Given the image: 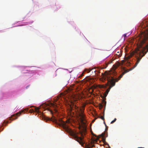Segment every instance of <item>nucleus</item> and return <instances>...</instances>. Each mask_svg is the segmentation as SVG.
<instances>
[{
  "label": "nucleus",
  "instance_id": "obj_7",
  "mask_svg": "<svg viewBox=\"0 0 148 148\" xmlns=\"http://www.w3.org/2000/svg\"><path fill=\"white\" fill-rule=\"evenodd\" d=\"M128 71H126L125 72V73H123L122 75H121L119 77V79L121 77H122L123 75L126 73Z\"/></svg>",
  "mask_w": 148,
  "mask_h": 148
},
{
  "label": "nucleus",
  "instance_id": "obj_8",
  "mask_svg": "<svg viewBox=\"0 0 148 148\" xmlns=\"http://www.w3.org/2000/svg\"><path fill=\"white\" fill-rule=\"evenodd\" d=\"M116 119L115 118L113 121H111V123L112 124V123H113L114 122H115L116 121Z\"/></svg>",
  "mask_w": 148,
  "mask_h": 148
},
{
  "label": "nucleus",
  "instance_id": "obj_4",
  "mask_svg": "<svg viewBox=\"0 0 148 148\" xmlns=\"http://www.w3.org/2000/svg\"><path fill=\"white\" fill-rule=\"evenodd\" d=\"M101 136L103 138V143H104V145L106 146H108V147L109 148L110 147L109 146L108 144L106 142V140H105V139L104 138V135L102 134Z\"/></svg>",
  "mask_w": 148,
  "mask_h": 148
},
{
  "label": "nucleus",
  "instance_id": "obj_5",
  "mask_svg": "<svg viewBox=\"0 0 148 148\" xmlns=\"http://www.w3.org/2000/svg\"><path fill=\"white\" fill-rule=\"evenodd\" d=\"M51 106L53 107L54 108V110L55 112H58V110L56 109V108L57 107V105L56 104H54L53 103H51Z\"/></svg>",
  "mask_w": 148,
  "mask_h": 148
},
{
  "label": "nucleus",
  "instance_id": "obj_9",
  "mask_svg": "<svg viewBox=\"0 0 148 148\" xmlns=\"http://www.w3.org/2000/svg\"><path fill=\"white\" fill-rule=\"evenodd\" d=\"M23 111H22L20 112L19 113H17V115H18V116H19L20 115V114L22 112H23Z\"/></svg>",
  "mask_w": 148,
  "mask_h": 148
},
{
  "label": "nucleus",
  "instance_id": "obj_12",
  "mask_svg": "<svg viewBox=\"0 0 148 148\" xmlns=\"http://www.w3.org/2000/svg\"><path fill=\"white\" fill-rule=\"evenodd\" d=\"M101 119L102 120H104V117H103V116H102V117H101Z\"/></svg>",
  "mask_w": 148,
  "mask_h": 148
},
{
  "label": "nucleus",
  "instance_id": "obj_13",
  "mask_svg": "<svg viewBox=\"0 0 148 148\" xmlns=\"http://www.w3.org/2000/svg\"><path fill=\"white\" fill-rule=\"evenodd\" d=\"M126 34H124V37H126Z\"/></svg>",
  "mask_w": 148,
  "mask_h": 148
},
{
  "label": "nucleus",
  "instance_id": "obj_1",
  "mask_svg": "<svg viewBox=\"0 0 148 148\" xmlns=\"http://www.w3.org/2000/svg\"><path fill=\"white\" fill-rule=\"evenodd\" d=\"M77 116V120L79 124V127L82 128V131L81 130L80 134L81 137H79L77 135V133L76 131H73L69 127L68 124L70 123L69 120H67L64 121L60 119H55L56 123L62 126L80 144H82V139L83 135L86 134V121L85 119L84 115L83 114V110L81 108L75 105L74 106Z\"/></svg>",
  "mask_w": 148,
  "mask_h": 148
},
{
  "label": "nucleus",
  "instance_id": "obj_10",
  "mask_svg": "<svg viewBox=\"0 0 148 148\" xmlns=\"http://www.w3.org/2000/svg\"><path fill=\"white\" fill-rule=\"evenodd\" d=\"M103 105H106V102L104 101H103Z\"/></svg>",
  "mask_w": 148,
  "mask_h": 148
},
{
  "label": "nucleus",
  "instance_id": "obj_11",
  "mask_svg": "<svg viewBox=\"0 0 148 148\" xmlns=\"http://www.w3.org/2000/svg\"><path fill=\"white\" fill-rule=\"evenodd\" d=\"M39 108H36V112H38L39 111Z\"/></svg>",
  "mask_w": 148,
  "mask_h": 148
},
{
  "label": "nucleus",
  "instance_id": "obj_2",
  "mask_svg": "<svg viewBox=\"0 0 148 148\" xmlns=\"http://www.w3.org/2000/svg\"><path fill=\"white\" fill-rule=\"evenodd\" d=\"M148 40V27L146 30L142 32L140 37L139 39V48L136 49L135 51L131 53L130 55L126 57L127 60L130 59L133 55H135L137 58V61L135 65L130 70L131 71L136 67L140 61L141 58L147 53L148 51L145 52V48L142 47L143 44L146 42V40Z\"/></svg>",
  "mask_w": 148,
  "mask_h": 148
},
{
  "label": "nucleus",
  "instance_id": "obj_3",
  "mask_svg": "<svg viewBox=\"0 0 148 148\" xmlns=\"http://www.w3.org/2000/svg\"><path fill=\"white\" fill-rule=\"evenodd\" d=\"M108 80V83L110 84V87L108 89L103 95L104 97L105 98L107 96L109 92V91L111 88L115 85V82L114 81V79L111 76V77L108 78V76H107Z\"/></svg>",
  "mask_w": 148,
  "mask_h": 148
},
{
  "label": "nucleus",
  "instance_id": "obj_14",
  "mask_svg": "<svg viewBox=\"0 0 148 148\" xmlns=\"http://www.w3.org/2000/svg\"><path fill=\"white\" fill-rule=\"evenodd\" d=\"M118 80H116V81L117 82Z\"/></svg>",
  "mask_w": 148,
  "mask_h": 148
},
{
  "label": "nucleus",
  "instance_id": "obj_6",
  "mask_svg": "<svg viewBox=\"0 0 148 148\" xmlns=\"http://www.w3.org/2000/svg\"><path fill=\"white\" fill-rule=\"evenodd\" d=\"M94 88H97V87H99V88H102L104 87L103 85H95V86H93Z\"/></svg>",
  "mask_w": 148,
  "mask_h": 148
}]
</instances>
